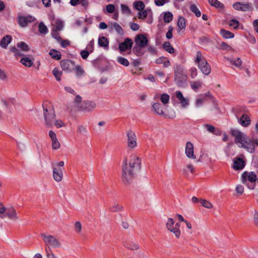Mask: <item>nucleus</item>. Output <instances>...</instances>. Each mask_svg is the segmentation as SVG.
<instances>
[{
    "instance_id": "19",
    "label": "nucleus",
    "mask_w": 258,
    "mask_h": 258,
    "mask_svg": "<svg viewBox=\"0 0 258 258\" xmlns=\"http://www.w3.org/2000/svg\"><path fill=\"white\" fill-rule=\"evenodd\" d=\"M238 122L242 126L247 127L250 124L251 120L247 114H243L238 118Z\"/></svg>"
},
{
    "instance_id": "12",
    "label": "nucleus",
    "mask_w": 258,
    "mask_h": 258,
    "mask_svg": "<svg viewBox=\"0 0 258 258\" xmlns=\"http://www.w3.org/2000/svg\"><path fill=\"white\" fill-rule=\"evenodd\" d=\"M153 13L152 10L150 9L147 8L145 10H142L138 13V17L140 19L144 20L148 16H149L151 19L152 18ZM148 23H152V20L151 19L148 21Z\"/></svg>"
},
{
    "instance_id": "59",
    "label": "nucleus",
    "mask_w": 258,
    "mask_h": 258,
    "mask_svg": "<svg viewBox=\"0 0 258 258\" xmlns=\"http://www.w3.org/2000/svg\"><path fill=\"white\" fill-rule=\"evenodd\" d=\"M173 27L172 26H169L168 27V31L166 34V37L167 39H170L172 38V31H173Z\"/></svg>"
},
{
    "instance_id": "5",
    "label": "nucleus",
    "mask_w": 258,
    "mask_h": 258,
    "mask_svg": "<svg viewBox=\"0 0 258 258\" xmlns=\"http://www.w3.org/2000/svg\"><path fill=\"white\" fill-rule=\"evenodd\" d=\"M64 164V162L62 161L57 163H52L51 164V167L53 169V178L57 182H60L62 179V167H63Z\"/></svg>"
},
{
    "instance_id": "1",
    "label": "nucleus",
    "mask_w": 258,
    "mask_h": 258,
    "mask_svg": "<svg viewBox=\"0 0 258 258\" xmlns=\"http://www.w3.org/2000/svg\"><path fill=\"white\" fill-rule=\"evenodd\" d=\"M141 168V159L136 154H132L129 159L124 158L122 165L123 180L129 182Z\"/></svg>"
},
{
    "instance_id": "58",
    "label": "nucleus",
    "mask_w": 258,
    "mask_h": 258,
    "mask_svg": "<svg viewBox=\"0 0 258 258\" xmlns=\"http://www.w3.org/2000/svg\"><path fill=\"white\" fill-rule=\"evenodd\" d=\"M90 53V52L87 50H83L81 51L80 54L82 58L85 59L88 58Z\"/></svg>"
},
{
    "instance_id": "49",
    "label": "nucleus",
    "mask_w": 258,
    "mask_h": 258,
    "mask_svg": "<svg viewBox=\"0 0 258 258\" xmlns=\"http://www.w3.org/2000/svg\"><path fill=\"white\" fill-rule=\"evenodd\" d=\"M113 26L114 29L117 32V33L119 35H122L123 33V30L121 27L117 23H114L113 24Z\"/></svg>"
},
{
    "instance_id": "56",
    "label": "nucleus",
    "mask_w": 258,
    "mask_h": 258,
    "mask_svg": "<svg viewBox=\"0 0 258 258\" xmlns=\"http://www.w3.org/2000/svg\"><path fill=\"white\" fill-rule=\"evenodd\" d=\"M82 230V225L80 222L77 221L75 223V231L78 233H80L81 232Z\"/></svg>"
},
{
    "instance_id": "16",
    "label": "nucleus",
    "mask_w": 258,
    "mask_h": 258,
    "mask_svg": "<svg viewBox=\"0 0 258 258\" xmlns=\"http://www.w3.org/2000/svg\"><path fill=\"white\" fill-rule=\"evenodd\" d=\"M49 137L51 140L52 149L55 150L59 149L60 148V144L56 138L55 133L52 131H49Z\"/></svg>"
},
{
    "instance_id": "14",
    "label": "nucleus",
    "mask_w": 258,
    "mask_h": 258,
    "mask_svg": "<svg viewBox=\"0 0 258 258\" xmlns=\"http://www.w3.org/2000/svg\"><path fill=\"white\" fill-rule=\"evenodd\" d=\"M52 29L61 31L64 27L63 22L58 18H52L51 20Z\"/></svg>"
},
{
    "instance_id": "6",
    "label": "nucleus",
    "mask_w": 258,
    "mask_h": 258,
    "mask_svg": "<svg viewBox=\"0 0 258 258\" xmlns=\"http://www.w3.org/2000/svg\"><path fill=\"white\" fill-rule=\"evenodd\" d=\"M242 182L249 188L253 189L257 179V175L253 172L245 171L242 175Z\"/></svg>"
},
{
    "instance_id": "41",
    "label": "nucleus",
    "mask_w": 258,
    "mask_h": 258,
    "mask_svg": "<svg viewBox=\"0 0 258 258\" xmlns=\"http://www.w3.org/2000/svg\"><path fill=\"white\" fill-rule=\"evenodd\" d=\"M59 31L52 29L51 32V37L56 40L57 42H59L61 40V37L59 36V34L58 33V32Z\"/></svg>"
},
{
    "instance_id": "40",
    "label": "nucleus",
    "mask_w": 258,
    "mask_h": 258,
    "mask_svg": "<svg viewBox=\"0 0 258 258\" xmlns=\"http://www.w3.org/2000/svg\"><path fill=\"white\" fill-rule=\"evenodd\" d=\"M77 132L82 135H85L87 134L88 131L86 126L79 125L77 127Z\"/></svg>"
},
{
    "instance_id": "50",
    "label": "nucleus",
    "mask_w": 258,
    "mask_h": 258,
    "mask_svg": "<svg viewBox=\"0 0 258 258\" xmlns=\"http://www.w3.org/2000/svg\"><path fill=\"white\" fill-rule=\"evenodd\" d=\"M166 227L168 230L174 227V221L172 218H169L168 219L166 223Z\"/></svg>"
},
{
    "instance_id": "3",
    "label": "nucleus",
    "mask_w": 258,
    "mask_h": 258,
    "mask_svg": "<svg viewBox=\"0 0 258 258\" xmlns=\"http://www.w3.org/2000/svg\"><path fill=\"white\" fill-rule=\"evenodd\" d=\"M174 80L178 86H182L187 81V75L183 67L176 64L174 68Z\"/></svg>"
},
{
    "instance_id": "42",
    "label": "nucleus",
    "mask_w": 258,
    "mask_h": 258,
    "mask_svg": "<svg viewBox=\"0 0 258 258\" xmlns=\"http://www.w3.org/2000/svg\"><path fill=\"white\" fill-rule=\"evenodd\" d=\"M190 11L194 13L197 17H200L201 15V13L196 5L192 4L190 7Z\"/></svg>"
},
{
    "instance_id": "17",
    "label": "nucleus",
    "mask_w": 258,
    "mask_h": 258,
    "mask_svg": "<svg viewBox=\"0 0 258 258\" xmlns=\"http://www.w3.org/2000/svg\"><path fill=\"white\" fill-rule=\"evenodd\" d=\"M133 45V41L130 38H126L124 41L119 44V49L121 51H124L131 49Z\"/></svg>"
},
{
    "instance_id": "47",
    "label": "nucleus",
    "mask_w": 258,
    "mask_h": 258,
    "mask_svg": "<svg viewBox=\"0 0 258 258\" xmlns=\"http://www.w3.org/2000/svg\"><path fill=\"white\" fill-rule=\"evenodd\" d=\"M200 202L201 204L206 208L211 209L213 207L212 204L206 200H201Z\"/></svg>"
},
{
    "instance_id": "24",
    "label": "nucleus",
    "mask_w": 258,
    "mask_h": 258,
    "mask_svg": "<svg viewBox=\"0 0 258 258\" xmlns=\"http://www.w3.org/2000/svg\"><path fill=\"white\" fill-rule=\"evenodd\" d=\"M155 62L157 64H163L164 67L165 68H167L169 67L170 65V62L169 59L167 57L164 56H161L159 57L156 60Z\"/></svg>"
},
{
    "instance_id": "9",
    "label": "nucleus",
    "mask_w": 258,
    "mask_h": 258,
    "mask_svg": "<svg viewBox=\"0 0 258 258\" xmlns=\"http://www.w3.org/2000/svg\"><path fill=\"white\" fill-rule=\"evenodd\" d=\"M60 66L62 69L68 72H71L74 70L75 63L74 61L66 59L60 61Z\"/></svg>"
},
{
    "instance_id": "29",
    "label": "nucleus",
    "mask_w": 258,
    "mask_h": 258,
    "mask_svg": "<svg viewBox=\"0 0 258 258\" xmlns=\"http://www.w3.org/2000/svg\"><path fill=\"white\" fill-rule=\"evenodd\" d=\"M153 108L156 113L159 115H163L164 112L163 110V108L161 104L159 103H154L152 105Z\"/></svg>"
},
{
    "instance_id": "34",
    "label": "nucleus",
    "mask_w": 258,
    "mask_h": 258,
    "mask_svg": "<svg viewBox=\"0 0 258 258\" xmlns=\"http://www.w3.org/2000/svg\"><path fill=\"white\" fill-rule=\"evenodd\" d=\"M133 6L135 9L139 11L143 10L145 7V5L142 1L134 2Z\"/></svg>"
},
{
    "instance_id": "52",
    "label": "nucleus",
    "mask_w": 258,
    "mask_h": 258,
    "mask_svg": "<svg viewBox=\"0 0 258 258\" xmlns=\"http://www.w3.org/2000/svg\"><path fill=\"white\" fill-rule=\"evenodd\" d=\"M94 40H91L87 44L86 49L90 53H92L94 50Z\"/></svg>"
},
{
    "instance_id": "54",
    "label": "nucleus",
    "mask_w": 258,
    "mask_h": 258,
    "mask_svg": "<svg viewBox=\"0 0 258 258\" xmlns=\"http://www.w3.org/2000/svg\"><path fill=\"white\" fill-rule=\"evenodd\" d=\"M57 42L60 43V46L62 48H66L67 46H69L71 44V42L69 40H68V39L62 40L61 38V40Z\"/></svg>"
},
{
    "instance_id": "51",
    "label": "nucleus",
    "mask_w": 258,
    "mask_h": 258,
    "mask_svg": "<svg viewBox=\"0 0 258 258\" xmlns=\"http://www.w3.org/2000/svg\"><path fill=\"white\" fill-rule=\"evenodd\" d=\"M161 102L164 104H166L168 103L169 100V96L167 94H163L161 96L160 98Z\"/></svg>"
},
{
    "instance_id": "37",
    "label": "nucleus",
    "mask_w": 258,
    "mask_h": 258,
    "mask_svg": "<svg viewBox=\"0 0 258 258\" xmlns=\"http://www.w3.org/2000/svg\"><path fill=\"white\" fill-rule=\"evenodd\" d=\"M115 7L113 4H108L106 6L105 9H103V12L104 13H113L115 12Z\"/></svg>"
},
{
    "instance_id": "53",
    "label": "nucleus",
    "mask_w": 258,
    "mask_h": 258,
    "mask_svg": "<svg viewBox=\"0 0 258 258\" xmlns=\"http://www.w3.org/2000/svg\"><path fill=\"white\" fill-rule=\"evenodd\" d=\"M189 75L192 79L195 78L198 75V70L195 67H192L189 70Z\"/></svg>"
},
{
    "instance_id": "62",
    "label": "nucleus",
    "mask_w": 258,
    "mask_h": 258,
    "mask_svg": "<svg viewBox=\"0 0 258 258\" xmlns=\"http://www.w3.org/2000/svg\"><path fill=\"white\" fill-rule=\"evenodd\" d=\"M204 100H205V98H202L201 97H198L196 100V107H199L201 106L203 104Z\"/></svg>"
},
{
    "instance_id": "35",
    "label": "nucleus",
    "mask_w": 258,
    "mask_h": 258,
    "mask_svg": "<svg viewBox=\"0 0 258 258\" xmlns=\"http://www.w3.org/2000/svg\"><path fill=\"white\" fill-rule=\"evenodd\" d=\"M20 62L25 66L27 67H31L33 64V61L31 59L27 57H23Z\"/></svg>"
},
{
    "instance_id": "21",
    "label": "nucleus",
    "mask_w": 258,
    "mask_h": 258,
    "mask_svg": "<svg viewBox=\"0 0 258 258\" xmlns=\"http://www.w3.org/2000/svg\"><path fill=\"white\" fill-rule=\"evenodd\" d=\"M6 215L10 219L13 220H17L19 218L17 216L16 211L15 209L12 208L9 209H6L5 212Z\"/></svg>"
},
{
    "instance_id": "15",
    "label": "nucleus",
    "mask_w": 258,
    "mask_h": 258,
    "mask_svg": "<svg viewBox=\"0 0 258 258\" xmlns=\"http://www.w3.org/2000/svg\"><path fill=\"white\" fill-rule=\"evenodd\" d=\"M35 18L32 16H19L18 22L21 27H26L28 23L34 21Z\"/></svg>"
},
{
    "instance_id": "13",
    "label": "nucleus",
    "mask_w": 258,
    "mask_h": 258,
    "mask_svg": "<svg viewBox=\"0 0 258 258\" xmlns=\"http://www.w3.org/2000/svg\"><path fill=\"white\" fill-rule=\"evenodd\" d=\"M185 154L189 158L192 159L196 158V156L195 155L194 151V145L190 142H187L186 144Z\"/></svg>"
},
{
    "instance_id": "31",
    "label": "nucleus",
    "mask_w": 258,
    "mask_h": 258,
    "mask_svg": "<svg viewBox=\"0 0 258 258\" xmlns=\"http://www.w3.org/2000/svg\"><path fill=\"white\" fill-rule=\"evenodd\" d=\"M11 37L10 35H6L2 39L0 45L3 48H6L8 45L11 41Z\"/></svg>"
},
{
    "instance_id": "48",
    "label": "nucleus",
    "mask_w": 258,
    "mask_h": 258,
    "mask_svg": "<svg viewBox=\"0 0 258 258\" xmlns=\"http://www.w3.org/2000/svg\"><path fill=\"white\" fill-rule=\"evenodd\" d=\"M39 31L41 34H46L47 32V28L43 22L40 23L38 26Z\"/></svg>"
},
{
    "instance_id": "7",
    "label": "nucleus",
    "mask_w": 258,
    "mask_h": 258,
    "mask_svg": "<svg viewBox=\"0 0 258 258\" xmlns=\"http://www.w3.org/2000/svg\"><path fill=\"white\" fill-rule=\"evenodd\" d=\"M127 147L129 150H133L138 146L137 138L134 132L128 131L126 133Z\"/></svg>"
},
{
    "instance_id": "4",
    "label": "nucleus",
    "mask_w": 258,
    "mask_h": 258,
    "mask_svg": "<svg viewBox=\"0 0 258 258\" xmlns=\"http://www.w3.org/2000/svg\"><path fill=\"white\" fill-rule=\"evenodd\" d=\"M195 62L198 64L199 68L204 75H208L211 73L210 66L200 51L197 52Z\"/></svg>"
},
{
    "instance_id": "45",
    "label": "nucleus",
    "mask_w": 258,
    "mask_h": 258,
    "mask_svg": "<svg viewBox=\"0 0 258 258\" xmlns=\"http://www.w3.org/2000/svg\"><path fill=\"white\" fill-rule=\"evenodd\" d=\"M209 2L211 6H214L216 8H222L223 7V5L218 1V0H209Z\"/></svg>"
},
{
    "instance_id": "2",
    "label": "nucleus",
    "mask_w": 258,
    "mask_h": 258,
    "mask_svg": "<svg viewBox=\"0 0 258 258\" xmlns=\"http://www.w3.org/2000/svg\"><path fill=\"white\" fill-rule=\"evenodd\" d=\"M230 133L234 138L235 144L239 148H243L248 152L252 153L254 151L255 147L258 146V139H251L239 130L232 128Z\"/></svg>"
},
{
    "instance_id": "61",
    "label": "nucleus",
    "mask_w": 258,
    "mask_h": 258,
    "mask_svg": "<svg viewBox=\"0 0 258 258\" xmlns=\"http://www.w3.org/2000/svg\"><path fill=\"white\" fill-rule=\"evenodd\" d=\"M236 67L240 68L242 64V61L239 58L233 60L232 62Z\"/></svg>"
},
{
    "instance_id": "39",
    "label": "nucleus",
    "mask_w": 258,
    "mask_h": 258,
    "mask_svg": "<svg viewBox=\"0 0 258 258\" xmlns=\"http://www.w3.org/2000/svg\"><path fill=\"white\" fill-rule=\"evenodd\" d=\"M121 11L122 14L127 15H131L132 12L131 9L128 8L127 5L121 4L120 5Z\"/></svg>"
},
{
    "instance_id": "8",
    "label": "nucleus",
    "mask_w": 258,
    "mask_h": 258,
    "mask_svg": "<svg viewBox=\"0 0 258 258\" xmlns=\"http://www.w3.org/2000/svg\"><path fill=\"white\" fill-rule=\"evenodd\" d=\"M96 103L92 101L84 102L78 109L85 112H91L96 107Z\"/></svg>"
},
{
    "instance_id": "11",
    "label": "nucleus",
    "mask_w": 258,
    "mask_h": 258,
    "mask_svg": "<svg viewBox=\"0 0 258 258\" xmlns=\"http://www.w3.org/2000/svg\"><path fill=\"white\" fill-rule=\"evenodd\" d=\"M135 43L138 47H144L147 45L148 39L145 35L139 34L135 38Z\"/></svg>"
},
{
    "instance_id": "46",
    "label": "nucleus",
    "mask_w": 258,
    "mask_h": 258,
    "mask_svg": "<svg viewBox=\"0 0 258 258\" xmlns=\"http://www.w3.org/2000/svg\"><path fill=\"white\" fill-rule=\"evenodd\" d=\"M228 24L229 26L232 27L234 29H237L239 25V23L238 20L236 19H232L229 21Z\"/></svg>"
},
{
    "instance_id": "25",
    "label": "nucleus",
    "mask_w": 258,
    "mask_h": 258,
    "mask_svg": "<svg viewBox=\"0 0 258 258\" xmlns=\"http://www.w3.org/2000/svg\"><path fill=\"white\" fill-rule=\"evenodd\" d=\"M190 86L195 92H198L202 87V83L200 81H193L190 83Z\"/></svg>"
},
{
    "instance_id": "44",
    "label": "nucleus",
    "mask_w": 258,
    "mask_h": 258,
    "mask_svg": "<svg viewBox=\"0 0 258 258\" xmlns=\"http://www.w3.org/2000/svg\"><path fill=\"white\" fill-rule=\"evenodd\" d=\"M53 75L57 80V81H60L62 75L61 71H59L57 68H55L53 70Z\"/></svg>"
},
{
    "instance_id": "22",
    "label": "nucleus",
    "mask_w": 258,
    "mask_h": 258,
    "mask_svg": "<svg viewBox=\"0 0 258 258\" xmlns=\"http://www.w3.org/2000/svg\"><path fill=\"white\" fill-rule=\"evenodd\" d=\"M61 243L56 237L49 235V247L56 248L60 247Z\"/></svg>"
},
{
    "instance_id": "55",
    "label": "nucleus",
    "mask_w": 258,
    "mask_h": 258,
    "mask_svg": "<svg viewBox=\"0 0 258 258\" xmlns=\"http://www.w3.org/2000/svg\"><path fill=\"white\" fill-rule=\"evenodd\" d=\"M171 232L173 233L177 238H179L180 236V231L179 229H178V227H173L171 229L169 230Z\"/></svg>"
},
{
    "instance_id": "28",
    "label": "nucleus",
    "mask_w": 258,
    "mask_h": 258,
    "mask_svg": "<svg viewBox=\"0 0 258 258\" xmlns=\"http://www.w3.org/2000/svg\"><path fill=\"white\" fill-rule=\"evenodd\" d=\"M76 73V76L80 78L85 75V71L83 68L80 65H76L74 70Z\"/></svg>"
},
{
    "instance_id": "60",
    "label": "nucleus",
    "mask_w": 258,
    "mask_h": 258,
    "mask_svg": "<svg viewBox=\"0 0 258 258\" xmlns=\"http://www.w3.org/2000/svg\"><path fill=\"white\" fill-rule=\"evenodd\" d=\"M6 211V208L4 207L2 203H0V218L4 219L5 218V215H2L5 213Z\"/></svg>"
},
{
    "instance_id": "20",
    "label": "nucleus",
    "mask_w": 258,
    "mask_h": 258,
    "mask_svg": "<svg viewBox=\"0 0 258 258\" xmlns=\"http://www.w3.org/2000/svg\"><path fill=\"white\" fill-rule=\"evenodd\" d=\"M175 95L176 98L179 101L180 103L183 107H185L188 106L189 104V99L188 98H184L180 91H176Z\"/></svg>"
},
{
    "instance_id": "18",
    "label": "nucleus",
    "mask_w": 258,
    "mask_h": 258,
    "mask_svg": "<svg viewBox=\"0 0 258 258\" xmlns=\"http://www.w3.org/2000/svg\"><path fill=\"white\" fill-rule=\"evenodd\" d=\"M244 161L240 158H235L233 159L232 167L236 170H242L245 166Z\"/></svg>"
},
{
    "instance_id": "32",
    "label": "nucleus",
    "mask_w": 258,
    "mask_h": 258,
    "mask_svg": "<svg viewBox=\"0 0 258 258\" xmlns=\"http://www.w3.org/2000/svg\"><path fill=\"white\" fill-rule=\"evenodd\" d=\"M177 26H178V31L180 32V31L182 29H184L186 26V22L185 19L182 17H180L178 18L177 22Z\"/></svg>"
},
{
    "instance_id": "43",
    "label": "nucleus",
    "mask_w": 258,
    "mask_h": 258,
    "mask_svg": "<svg viewBox=\"0 0 258 258\" xmlns=\"http://www.w3.org/2000/svg\"><path fill=\"white\" fill-rule=\"evenodd\" d=\"M117 61L118 63L125 67H127L130 64L128 60L126 58L121 56L118 57L117 58Z\"/></svg>"
},
{
    "instance_id": "38",
    "label": "nucleus",
    "mask_w": 258,
    "mask_h": 258,
    "mask_svg": "<svg viewBox=\"0 0 258 258\" xmlns=\"http://www.w3.org/2000/svg\"><path fill=\"white\" fill-rule=\"evenodd\" d=\"M18 48L21 49L24 52H27L29 50V47L28 45L24 42H20L17 45Z\"/></svg>"
},
{
    "instance_id": "63",
    "label": "nucleus",
    "mask_w": 258,
    "mask_h": 258,
    "mask_svg": "<svg viewBox=\"0 0 258 258\" xmlns=\"http://www.w3.org/2000/svg\"><path fill=\"white\" fill-rule=\"evenodd\" d=\"M168 2V0H155V4L158 6H162Z\"/></svg>"
},
{
    "instance_id": "23",
    "label": "nucleus",
    "mask_w": 258,
    "mask_h": 258,
    "mask_svg": "<svg viewBox=\"0 0 258 258\" xmlns=\"http://www.w3.org/2000/svg\"><path fill=\"white\" fill-rule=\"evenodd\" d=\"M126 248L131 250H137L140 248L139 245L136 242L133 241H130L126 242L124 244Z\"/></svg>"
},
{
    "instance_id": "57",
    "label": "nucleus",
    "mask_w": 258,
    "mask_h": 258,
    "mask_svg": "<svg viewBox=\"0 0 258 258\" xmlns=\"http://www.w3.org/2000/svg\"><path fill=\"white\" fill-rule=\"evenodd\" d=\"M204 126L205 128H206L207 131L210 133H213L215 131V127L212 125L205 124L204 125Z\"/></svg>"
},
{
    "instance_id": "30",
    "label": "nucleus",
    "mask_w": 258,
    "mask_h": 258,
    "mask_svg": "<svg viewBox=\"0 0 258 258\" xmlns=\"http://www.w3.org/2000/svg\"><path fill=\"white\" fill-rule=\"evenodd\" d=\"M220 33L223 38L226 39L232 38L234 36V33L225 29H221Z\"/></svg>"
},
{
    "instance_id": "33",
    "label": "nucleus",
    "mask_w": 258,
    "mask_h": 258,
    "mask_svg": "<svg viewBox=\"0 0 258 258\" xmlns=\"http://www.w3.org/2000/svg\"><path fill=\"white\" fill-rule=\"evenodd\" d=\"M163 18L165 23H170L173 19V15L170 12H167L163 13Z\"/></svg>"
},
{
    "instance_id": "26",
    "label": "nucleus",
    "mask_w": 258,
    "mask_h": 258,
    "mask_svg": "<svg viewBox=\"0 0 258 258\" xmlns=\"http://www.w3.org/2000/svg\"><path fill=\"white\" fill-rule=\"evenodd\" d=\"M98 44L99 46L106 48L108 47L109 41L106 37L102 36L99 37Z\"/></svg>"
},
{
    "instance_id": "36",
    "label": "nucleus",
    "mask_w": 258,
    "mask_h": 258,
    "mask_svg": "<svg viewBox=\"0 0 258 258\" xmlns=\"http://www.w3.org/2000/svg\"><path fill=\"white\" fill-rule=\"evenodd\" d=\"M49 55L56 60L60 59L61 56L60 52L55 49H52L49 51Z\"/></svg>"
},
{
    "instance_id": "27",
    "label": "nucleus",
    "mask_w": 258,
    "mask_h": 258,
    "mask_svg": "<svg viewBox=\"0 0 258 258\" xmlns=\"http://www.w3.org/2000/svg\"><path fill=\"white\" fill-rule=\"evenodd\" d=\"M163 48L167 52L170 54H173L174 52L175 49L171 46L170 43L168 41L165 42L163 45Z\"/></svg>"
},
{
    "instance_id": "10",
    "label": "nucleus",
    "mask_w": 258,
    "mask_h": 258,
    "mask_svg": "<svg viewBox=\"0 0 258 258\" xmlns=\"http://www.w3.org/2000/svg\"><path fill=\"white\" fill-rule=\"evenodd\" d=\"M233 8L237 11L246 12L249 11L251 8V5L249 3H242L240 2H236L233 4Z\"/></svg>"
},
{
    "instance_id": "64",
    "label": "nucleus",
    "mask_w": 258,
    "mask_h": 258,
    "mask_svg": "<svg viewBox=\"0 0 258 258\" xmlns=\"http://www.w3.org/2000/svg\"><path fill=\"white\" fill-rule=\"evenodd\" d=\"M11 51L14 53L15 56H23L24 54L21 53L20 51L15 47H12Z\"/></svg>"
}]
</instances>
